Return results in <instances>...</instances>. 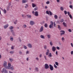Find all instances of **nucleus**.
Instances as JSON below:
<instances>
[{"label": "nucleus", "instance_id": "423d86ee", "mask_svg": "<svg viewBox=\"0 0 73 73\" xmlns=\"http://www.w3.org/2000/svg\"><path fill=\"white\" fill-rule=\"evenodd\" d=\"M30 23V25H34V24H35V22H34V21H31Z\"/></svg>", "mask_w": 73, "mask_h": 73}, {"label": "nucleus", "instance_id": "13d9d810", "mask_svg": "<svg viewBox=\"0 0 73 73\" xmlns=\"http://www.w3.org/2000/svg\"><path fill=\"white\" fill-rule=\"evenodd\" d=\"M26 60L27 61H29V58L28 57L27 58Z\"/></svg>", "mask_w": 73, "mask_h": 73}, {"label": "nucleus", "instance_id": "e2e57ef3", "mask_svg": "<svg viewBox=\"0 0 73 73\" xmlns=\"http://www.w3.org/2000/svg\"><path fill=\"white\" fill-rule=\"evenodd\" d=\"M71 55H72L73 54V51H71Z\"/></svg>", "mask_w": 73, "mask_h": 73}, {"label": "nucleus", "instance_id": "79ce46f5", "mask_svg": "<svg viewBox=\"0 0 73 73\" xmlns=\"http://www.w3.org/2000/svg\"><path fill=\"white\" fill-rule=\"evenodd\" d=\"M47 37L48 38H50L51 37V36L50 35H47Z\"/></svg>", "mask_w": 73, "mask_h": 73}, {"label": "nucleus", "instance_id": "f3484780", "mask_svg": "<svg viewBox=\"0 0 73 73\" xmlns=\"http://www.w3.org/2000/svg\"><path fill=\"white\" fill-rule=\"evenodd\" d=\"M3 13L5 14L6 13H7V11L5 10V9H4V10H3Z\"/></svg>", "mask_w": 73, "mask_h": 73}, {"label": "nucleus", "instance_id": "20e7f679", "mask_svg": "<svg viewBox=\"0 0 73 73\" xmlns=\"http://www.w3.org/2000/svg\"><path fill=\"white\" fill-rule=\"evenodd\" d=\"M49 66L50 67V70L51 71L53 70L54 69V68H53V67L52 66L51 64H50Z\"/></svg>", "mask_w": 73, "mask_h": 73}, {"label": "nucleus", "instance_id": "393cba45", "mask_svg": "<svg viewBox=\"0 0 73 73\" xmlns=\"http://www.w3.org/2000/svg\"><path fill=\"white\" fill-rule=\"evenodd\" d=\"M54 17L55 19H57V16L56 15H55L54 16Z\"/></svg>", "mask_w": 73, "mask_h": 73}, {"label": "nucleus", "instance_id": "1a4fd4ad", "mask_svg": "<svg viewBox=\"0 0 73 73\" xmlns=\"http://www.w3.org/2000/svg\"><path fill=\"white\" fill-rule=\"evenodd\" d=\"M27 46L29 48H31L32 47V44H31V43H28L27 44Z\"/></svg>", "mask_w": 73, "mask_h": 73}, {"label": "nucleus", "instance_id": "72a5a7b5", "mask_svg": "<svg viewBox=\"0 0 73 73\" xmlns=\"http://www.w3.org/2000/svg\"><path fill=\"white\" fill-rule=\"evenodd\" d=\"M17 20H16L14 22V23L15 24H17Z\"/></svg>", "mask_w": 73, "mask_h": 73}, {"label": "nucleus", "instance_id": "f257e3e1", "mask_svg": "<svg viewBox=\"0 0 73 73\" xmlns=\"http://www.w3.org/2000/svg\"><path fill=\"white\" fill-rule=\"evenodd\" d=\"M2 73H8V70H6V69L5 68H3L2 70L1 71Z\"/></svg>", "mask_w": 73, "mask_h": 73}, {"label": "nucleus", "instance_id": "69168bd1", "mask_svg": "<svg viewBox=\"0 0 73 73\" xmlns=\"http://www.w3.org/2000/svg\"><path fill=\"white\" fill-rule=\"evenodd\" d=\"M64 37H62V41H63V40H64Z\"/></svg>", "mask_w": 73, "mask_h": 73}, {"label": "nucleus", "instance_id": "aec40b11", "mask_svg": "<svg viewBox=\"0 0 73 73\" xmlns=\"http://www.w3.org/2000/svg\"><path fill=\"white\" fill-rule=\"evenodd\" d=\"M27 16L29 18V19H31V18L32 17V16L30 15H27Z\"/></svg>", "mask_w": 73, "mask_h": 73}, {"label": "nucleus", "instance_id": "4c0bfd02", "mask_svg": "<svg viewBox=\"0 0 73 73\" xmlns=\"http://www.w3.org/2000/svg\"><path fill=\"white\" fill-rule=\"evenodd\" d=\"M58 28L60 30H61V28L60 27V26L59 25H58Z\"/></svg>", "mask_w": 73, "mask_h": 73}, {"label": "nucleus", "instance_id": "a18cd8bd", "mask_svg": "<svg viewBox=\"0 0 73 73\" xmlns=\"http://www.w3.org/2000/svg\"><path fill=\"white\" fill-rule=\"evenodd\" d=\"M35 15L36 16H37V11H36L35 12Z\"/></svg>", "mask_w": 73, "mask_h": 73}, {"label": "nucleus", "instance_id": "5701e85b", "mask_svg": "<svg viewBox=\"0 0 73 73\" xmlns=\"http://www.w3.org/2000/svg\"><path fill=\"white\" fill-rule=\"evenodd\" d=\"M9 53H10V54H13V53H14V51H11L9 52Z\"/></svg>", "mask_w": 73, "mask_h": 73}, {"label": "nucleus", "instance_id": "58836bf2", "mask_svg": "<svg viewBox=\"0 0 73 73\" xmlns=\"http://www.w3.org/2000/svg\"><path fill=\"white\" fill-rule=\"evenodd\" d=\"M69 16L70 18L71 19H72V17L71 15H70Z\"/></svg>", "mask_w": 73, "mask_h": 73}, {"label": "nucleus", "instance_id": "338daca9", "mask_svg": "<svg viewBox=\"0 0 73 73\" xmlns=\"http://www.w3.org/2000/svg\"><path fill=\"white\" fill-rule=\"evenodd\" d=\"M64 33H60V35H61V36H62L63 35H64Z\"/></svg>", "mask_w": 73, "mask_h": 73}, {"label": "nucleus", "instance_id": "37998d69", "mask_svg": "<svg viewBox=\"0 0 73 73\" xmlns=\"http://www.w3.org/2000/svg\"><path fill=\"white\" fill-rule=\"evenodd\" d=\"M55 64H56V65L58 66V62H55Z\"/></svg>", "mask_w": 73, "mask_h": 73}, {"label": "nucleus", "instance_id": "0e129e2a", "mask_svg": "<svg viewBox=\"0 0 73 73\" xmlns=\"http://www.w3.org/2000/svg\"><path fill=\"white\" fill-rule=\"evenodd\" d=\"M34 11H37V8L36 7L34 9Z\"/></svg>", "mask_w": 73, "mask_h": 73}, {"label": "nucleus", "instance_id": "ddd939ff", "mask_svg": "<svg viewBox=\"0 0 73 73\" xmlns=\"http://www.w3.org/2000/svg\"><path fill=\"white\" fill-rule=\"evenodd\" d=\"M47 52H46V55H48V54H49V51L48 50V49H47Z\"/></svg>", "mask_w": 73, "mask_h": 73}, {"label": "nucleus", "instance_id": "c9c22d12", "mask_svg": "<svg viewBox=\"0 0 73 73\" xmlns=\"http://www.w3.org/2000/svg\"><path fill=\"white\" fill-rule=\"evenodd\" d=\"M49 12L50 13V16H52V14L51 13V12L50 11H49Z\"/></svg>", "mask_w": 73, "mask_h": 73}, {"label": "nucleus", "instance_id": "7ed1b4c3", "mask_svg": "<svg viewBox=\"0 0 73 73\" xmlns=\"http://www.w3.org/2000/svg\"><path fill=\"white\" fill-rule=\"evenodd\" d=\"M11 66V64L9 63H8V66H7V67H6V69H8Z\"/></svg>", "mask_w": 73, "mask_h": 73}, {"label": "nucleus", "instance_id": "0eeeda50", "mask_svg": "<svg viewBox=\"0 0 73 73\" xmlns=\"http://www.w3.org/2000/svg\"><path fill=\"white\" fill-rule=\"evenodd\" d=\"M8 69H11L12 70H14V66H11Z\"/></svg>", "mask_w": 73, "mask_h": 73}, {"label": "nucleus", "instance_id": "c756f323", "mask_svg": "<svg viewBox=\"0 0 73 73\" xmlns=\"http://www.w3.org/2000/svg\"><path fill=\"white\" fill-rule=\"evenodd\" d=\"M48 27V25L47 23H45L44 25V27L45 28H47Z\"/></svg>", "mask_w": 73, "mask_h": 73}, {"label": "nucleus", "instance_id": "a878e982", "mask_svg": "<svg viewBox=\"0 0 73 73\" xmlns=\"http://www.w3.org/2000/svg\"><path fill=\"white\" fill-rule=\"evenodd\" d=\"M48 56H49L50 57H52V55L51 53H49V55H48Z\"/></svg>", "mask_w": 73, "mask_h": 73}, {"label": "nucleus", "instance_id": "3c124183", "mask_svg": "<svg viewBox=\"0 0 73 73\" xmlns=\"http://www.w3.org/2000/svg\"><path fill=\"white\" fill-rule=\"evenodd\" d=\"M56 48L58 50H59L60 49V48L58 46H57Z\"/></svg>", "mask_w": 73, "mask_h": 73}, {"label": "nucleus", "instance_id": "39448f33", "mask_svg": "<svg viewBox=\"0 0 73 73\" xmlns=\"http://www.w3.org/2000/svg\"><path fill=\"white\" fill-rule=\"evenodd\" d=\"M43 30H44V28H43V26H42L40 27L39 31L40 32H42Z\"/></svg>", "mask_w": 73, "mask_h": 73}, {"label": "nucleus", "instance_id": "cd10ccee", "mask_svg": "<svg viewBox=\"0 0 73 73\" xmlns=\"http://www.w3.org/2000/svg\"><path fill=\"white\" fill-rule=\"evenodd\" d=\"M27 7H28V5L27 4H26L25 5V8H27Z\"/></svg>", "mask_w": 73, "mask_h": 73}, {"label": "nucleus", "instance_id": "c85d7f7f", "mask_svg": "<svg viewBox=\"0 0 73 73\" xmlns=\"http://www.w3.org/2000/svg\"><path fill=\"white\" fill-rule=\"evenodd\" d=\"M23 47H24V48L25 49H27V47L25 45L23 46Z\"/></svg>", "mask_w": 73, "mask_h": 73}, {"label": "nucleus", "instance_id": "ea45409f", "mask_svg": "<svg viewBox=\"0 0 73 73\" xmlns=\"http://www.w3.org/2000/svg\"><path fill=\"white\" fill-rule=\"evenodd\" d=\"M64 21V19H62L61 21H60V23H62V22H63Z\"/></svg>", "mask_w": 73, "mask_h": 73}, {"label": "nucleus", "instance_id": "09e8293b", "mask_svg": "<svg viewBox=\"0 0 73 73\" xmlns=\"http://www.w3.org/2000/svg\"><path fill=\"white\" fill-rule=\"evenodd\" d=\"M69 7L70 8H72L73 6L72 5H70L69 6Z\"/></svg>", "mask_w": 73, "mask_h": 73}, {"label": "nucleus", "instance_id": "052dcab7", "mask_svg": "<svg viewBox=\"0 0 73 73\" xmlns=\"http://www.w3.org/2000/svg\"><path fill=\"white\" fill-rule=\"evenodd\" d=\"M22 16L23 17H24L25 16V14H22Z\"/></svg>", "mask_w": 73, "mask_h": 73}, {"label": "nucleus", "instance_id": "4d7b16f0", "mask_svg": "<svg viewBox=\"0 0 73 73\" xmlns=\"http://www.w3.org/2000/svg\"><path fill=\"white\" fill-rule=\"evenodd\" d=\"M49 3H49V1H47V2H46V4H49Z\"/></svg>", "mask_w": 73, "mask_h": 73}, {"label": "nucleus", "instance_id": "603ef678", "mask_svg": "<svg viewBox=\"0 0 73 73\" xmlns=\"http://www.w3.org/2000/svg\"><path fill=\"white\" fill-rule=\"evenodd\" d=\"M11 32L12 33H14V31H13V30H11Z\"/></svg>", "mask_w": 73, "mask_h": 73}, {"label": "nucleus", "instance_id": "864d4df0", "mask_svg": "<svg viewBox=\"0 0 73 73\" xmlns=\"http://www.w3.org/2000/svg\"><path fill=\"white\" fill-rule=\"evenodd\" d=\"M54 66L55 68H57V66L55 64H54Z\"/></svg>", "mask_w": 73, "mask_h": 73}, {"label": "nucleus", "instance_id": "f704fd0d", "mask_svg": "<svg viewBox=\"0 0 73 73\" xmlns=\"http://www.w3.org/2000/svg\"><path fill=\"white\" fill-rule=\"evenodd\" d=\"M60 10H61V11H63L64 9L63 8V7H60Z\"/></svg>", "mask_w": 73, "mask_h": 73}, {"label": "nucleus", "instance_id": "680f3d73", "mask_svg": "<svg viewBox=\"0 0 73 73\" xmlns=\"http://www.w3.org/2000/svg\"><path fill=\"white\" fill-rule=\"evenodd\" d=\"M35 72H36L37 71V68H35Z\"/></svg>", "mask_w": 73, "mask_h": 73}, {"label": "nucleus", "instance_id": "7c9ffc66", "mask_svg": "<svg viewBox=\"0 0 73 73\" xmlns=\"http://www.w3.org/2000/svg\"><path fill=\"white\" fill-rule=\"evenodd\" d=\"M29 51L27 50L26 52V54H29Z\"/></svg>", "mask_w": 73, "mask_h": 73}, {"label": "nucleus", "instance_id": "dca6fc26", "mask_svg": "<svg viewBox=\"0 0 73 73\" xmlns=\"http://www.w3.org/2000/svg\"><path fill=\"white\" fill-rule=\"evenodd\" d=\"M40 38L42 39H45V37H44V36L42 35H41L40 36Z\"/></svg>", "mask_w": 73, "mask_h": 73}, {"label": "nucleus", "instance_id": "49530a36", "mask_svg": "<svg viewBox=\"0 0 73 73\" xmlns=\"http://www.w3.org/2000/svg\"><path fill=\"white\" fill-rule=\"evenodd\" d=\"M50 23L51 24L50 25H53V23L52 21H51L50 22Z\"/></svg>", "mask_w": 73, "mask_h": 73}, {"label": "nucleus", "instance_id": "b1692460", "mask_svg": "<svg viewBox=\"0 0 73 73\" xmlns=\"http://www.w3.org/2000/svg\"><path fill=\"white\" fill-rule=\"evenodd\" d=\"M10 40L11 41H13V37H10Z\"/></svg>", "mask_w": 73, "mask_h": 73}, {"label": "nucleus", "instance_id": "e433bc0d", "mask_svg": "<svg viewBox=\"0 0 73 73\" xmlns=\"http://www.w3.org/2000/svg\"><path fill=\"white\" fill-rule=\"evenodd\" d=\"M60 33H64V34L65 33V32L64 31H62V30L60 31Z\"/></svg>", "mask_w": 73, "mask_h": 73}, {"label": "nucleus", "instance_id": "6ab92c4d", "mask_svg": "<svg viewBox=\"0 0 73 73\" xmlns=\"http://www.w3.org/2000/svg\"><path fill=\"white\" fill-rule=\"evenodd\" d=\"M9 29H11V30H12V29H13V27L10 26L9 27Z\"/></svg>", "mask_w": 73, "mask_h": 73}, {"label": "nucleus", "instance_id": "4468645a", "mask_svg": "<svg viewBox=\"0 0 73 73\" xmlns=\"http://www.w3.org/2000/svg\"><path fill=\"white\" fill-rule=\"evenodd\" d=\"M22 3H25L27 2V0H23L22 1Z\"/></svg>", "mask_w": 73, "mask_h": 73}, {"label": "nucleus", "instance_id": "4be33fe9", "mask_svg": "<svg viewBox=\"0 0 73 73\" xmlns=\"http://www.w3.org/2000/svg\"><path fill=\"white\" fill-rule=\"evenodd\" d=\"M63 25H64V27H66V23L64 22L63 23Z\"/></svg>", "mask_w": 73, "mask_h": 73}, {"label": "nucleus", "instance_id": "bf43d9fd", "mask_svg": "<svg viewBox=\"0 0 73 73\" xmlns=\"http://www.w3.org/2000/svg\"><path fill=\"white\" fill-rule=\"evenodd\" d=\"M44 57L45 59L46 60H47V59L46 58V56H44Z\"/></svg>", "mask_w": 73, "mask_h": 73}, {"label": "nucleus", "instance_id": "9d476101", "mask_svg": "<svg viewBox=\"0 0 73 73\" xmlns=\"http://www.w3.org/2000/svg\"><path fill=\"white\" fill-rule=\"evenodd\" d=\"M56 47L54 46H53L52 48V51L54 52H55V51L56 50Z\"/></svg>", "mask_w": 73, "mask_h": 73}, {"label": "nucleus", "instance_id": "5fc2aeb1", "mask_svg": "<svg viewBox=\"0 0 73 73\" xmlns=\"http://www.w3.org/2000/svg\"><path fill=\"white\" fill-rule=\"evenodd\" d=\"M64 13L65 15H66V14H67V12L66 11H64Z\"/></svg>", "mask_w": 73, "mask_h": 73}, {"label": "nucleus", "instance_id": "c03bdc74", "mask_svg": "<svg viewBox=\"0 0 73 73\" xmlns=\"http://www.w3.org/2000/svg\"><path fill=\"white\" fill-rule=\"evenodd\" d=\"M12 34L14 36H16V35H15V32H14V33H12Z\"/></svg>", "mask_w": 73, "mask_h": 73}, {"label": "nucleus", "instance_id": "de8ad7c7", "mask_svg": "<svg viewBox=\"0 0 73 73\" xmlns=\"http://www.w3.org/2000/svg\"><path fill=\"white\" fill-rule=\"evenodd\" d=\"M49 11H46V13L47 14H48V15H49Z\"/></svg>", "mask_w": 73, "mask_h": 73}, {"label": "nucleus", "instance_id": "2eb2a0df", "mask_svg": "<svg viewBox=\"0 0 73 73\" xmlns=\"http://www.w3.org/2000/svg\"><path fill=\"white\" fill-rule=\"evenodd\" d=\"M32 6L33 8H35V7H36V5H35V4L34 3H32Z\"/></svg>", "mask_w": 73, "mask_h": 73}, {"label": "nucleus", "instance_id": "bb28decb", "mask_svg": "<svg viewBox=\"0 0 73 73\" xmlns=\"http://www.w3.org/2000/svg\"><path fill=\"white\" fill-rule=\"evenodd\" d=\"M14 48H15V46H12L11 47V49L13 50V49H14Z\"/></svg>", "mask_w": 73, "mask_h": 73}, {"label": "nucleus", "instance_id": "8fccbe9b", "mask_svg": "<svg viewBox=\"0 0 73 73\" xmlns=\"http://www.w3.org/2000/svg\"><path fill=\"white\" fill-rule=\"evenodd\" d=\"M68 31H69V32L71 33V32H72V31H71V30L70 29H68Z\"/></svg>", "mask_w": 73, "mask_h": 73}, {"label": "nucleus", "instance_id": "9b49d317", "mask_svg": "<svg viewBox=\"0 0 73 73\" xmlns=\"http://www.w3.org/2000/svg\"><path fill=\"white\" fill-rule=\"evenodd\" d=\"M8 26H9V25L8 24H7L5 25L4 26V28L5 29H6V28H7L8 27Z\"/></svg>", "mask_w": 73, "mask_h": 73}, {"label": "nucleus", "instance_id": "a211bd4d", "mask_svg": "<svg viewBox=\"0 0 73 73\" xmlns=\"http://www.w3.org/2000/svg\"><path fill=\"white\" fill-rule=\"evenodd\" d=\"M19 54H20V55L22 54H23V52H22L20 50L19 51Z\"/></svg>", "mask_w": 73, "mask_h": 73}, {"label": "nucleus", "instance_id": "a19ab883", "mask_svg": "<svg viewBox=\"0 0 73 73\" xmlns=\"http://www.w3.org/2000/svg\"><path fill=\"white\" fill-rule=\"evenodd\" d=\"M18 40H19V42H21V39L19 37L18 38Z\"/></svg>", "mask_w": 73, "mask_h": 73}, {"label": "nucleus", "instance_id": "473e14b6", "mask_svg": "<svg viewBox=\"0 0 73 73\" xmlns=\"http://www.w3.org/2000/svg\"><path fill=\"white\" fill-rule=\"evenodd\" d=\"M53 27L52 25H50L49 26V27L51 29Z\"/></svg>", "mask_w": 73, "mask_h": 73}, {"label": "nucleus", "instance_id": "f03ea898", "mask_svg": "<svg viewBox=\"0 0 73 73\" xmlns=\"http://www.w3.org/2000/svg\"><path fill=\"white\" fill-rule=\"evenodd\" d=\"M3 65L6 69V67L7 66V62L4 61L3 63Z\"/></svg>", "mask_w": 73, "mask_h": 73}, {"label": "nucleus", "instance_id": "412c9836", "mask_svg": "<svg viewBox=\"0 0 73 73\" xmlns=\"http://www.w3.org/2000/svg\"><path fill=\"white\" fill-rule=\"evenodd\" d=\"M6 9L7 11H9V6H7V7Z\"/></svg>", "mask_w": 73, "mask_h": 73}, {"label": "nucleus", "instance_id": "774afa93", "mask_svg": "<svg viewBox=\"0 0 73 73\" xmlns=\"http://www.w3.org/2000/svg\"><path fill=\"white\" fill-rule=\"evenodd\" d=\"M71 46L73 47V44L72 43H71Z\"/></svg>", "mask_w": 73, "mask_h": 73}, {"label": "nucleus", "instance_id": "2f4dec72", "mask_svg": "<svg viewBox=\"0 0 73 73\" xmlns=\"http://www.w3.org/2000/svg\"><path fill=\"white\" fill-rule=\"evenodd\" d=\"M23 27V28H27V25H25V24L24 25Z\"/></svg>", "mask_w": 73, "mask_h": 73}, {"label": "nucleus", "instance_id": "6e6d98bb", "mask_svg": "<svg viewBox=\"0 0 73 73\" xmlns=\"http://www.w3.org/2000/svg\"><path fill=\"white\" fill-rule=\"evenodd\" d=\"M50 45L51 46H52V45L53 44H52V43L51 41V42H50Z\"/></svg>", "mask_w": 73, "mask_h": 73}, {"label": "nucleus", "instance_id": "6e6552de", "mask_svg": "<svg viewBox=\"0 0 73 73\" xmlns=\"http://www.w3.org/2000/svg\"><path fill=\"white\" fill-rule=\"evenodd\" d=\"M45 66V68L46 69H48L49 68V66L47 64H45L44 65Z\"/></svg>", "mask_w": 73, "mask_h": 73}, {"label": "nucleus", "instance_id": "f8f14e48", "mask_svg": "<svg viewBox=\"0 0 73 73\" xmlns=\"http://www.w3.org/2000/svg\"><path fill=\"white\" fill-rule=\"evenodd\" d=\"M9 60L10 61V62H12L13 61V59L11 58H9Z\"/></svg>", "mask_w": 73, "mask_h": 73}]
</instances>
